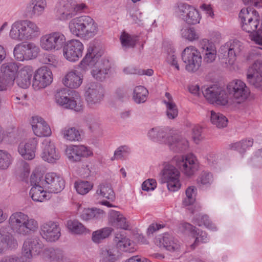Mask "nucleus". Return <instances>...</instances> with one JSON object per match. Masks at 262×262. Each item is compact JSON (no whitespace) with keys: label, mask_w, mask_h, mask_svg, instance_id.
Here are the masks:
<instances>
[{"label":"nucleus","mask_w":262,"mask_h":262,"mask_svg":"<svg viewBox=\"0 0 262 262\" xmlns=\"http://www.w3.org/2000/svg\"><path fill=\"white\" fill-rule=\"evenodd\" d=\"M194 224L199 226L204 225L207 228L212 230L216 229V227L210 222L208 216L207 215H199L195 217L194 220Z\"/></svg>","instance_id":"5fc2aeb1"},{"label":"nucleus","mask_w":262,"mask_h":262,"mask_svg":"<svg viewBox=\"0 0 262 262\" xmlns=\"http://www.w3.org/2000/svg\"><path fill=\"white\" fill-rule=\"evenodd\" d=\"M253 141L252 139L242 140L231 145V148L238 151L240 153H244L247 148L251 147Z\"/></svg>","instance_id":"603ef678"},{"label":"nucleus","mask_w":262,"mask_h":262,"mask_svg":"<svg viewBox=\"0 0 262 262\" xmlns=\"http://www.w3.org/2000/svg\"><path fill=\"white\" fill-rule=\"evenodd\" d=\"M165 105L166 107V115L168 118L173 119L176 118L178 115V109L176 103L170 104L167 103Z\"/></svg>","instance_id":"e2e57ef3"},{"label":"nucleus","mask_w":262,"mask_h":262,"mask_svg":"<svg viewBox=\"0 0 262 262\" xmlns=\"http://www.w3.org/2000/svg\"><path fill=\"white\" fill-rule=\"evenodd\" d=\"M37 139H30L25 144L21 143L18 147V151L21 156L26 160H32L35 156Z\"/></svg>","instance_id":"393cba45"},{"label":"nucleus","mask_w":262,"mask_h":262,"mask_svg":"<svg viewBox=\"0 0 262 262\" xmlns=\"http://www.w3.org/2000/svg\"><path fill=\"white\" fill-rule=\"evenodd\" d=\"M45 179H43L42 173L38 171L35 170L33 172L30 178V183L33 186L38 185H44Z\"/></svg>","instance_id":"4d7b16f0"},{"label":"nucleus","mask_w":262,"mask_h":262,"mask_svg":"<svg viewBox=\"0 0 262 262\" xmlns=\"http://www.w3.org/2000/svg\"><path fill=\"white\" fill-rule=\"evenodd\" d=\"M45 254L51 261L61 262L66 259L63 251L58 248H47Z\"/></svg>","instance_id":"58836bf2"},{"label":"nucleus","mask_w":262,"mask_h":262,"mask_svg":"<svg viewBox=\"0 0 262 262\" xmlns=\"http://www.w3.org/2000/svg\"><path fill=\"white\" fill-rule=\"evenodd\" d=\"M63 52L68 60L75 62L82 56V43L79 40L72 39L64 46Z\"/></svg>","instance_id":"a211bd4d"},{"label":"nucleus","mask_w":262,"mask_h":262,"mask_svg":"<svg viewBox=\"0 0 262 262\" xmlns=\"http://www.w3.org/2000/svg\"><path fill=\"white\" fill-rule=\"evenodd\" d=\"M82 60L74 69L68 73L62 79V83L70 89H77L82 83L80 75L82 72Z\"/></svg>","instance_id":"6ab92c4d"},{"label":"nucleus","mask_w":262,"mask_h":262,"mask_svg":"<svg viewBox=\"0 0 262 262\" xmlns=\"http://www.w3.org/2000/svg\"><path fill=\"white\" fill-rule=\"evenodd\" d=\"M213 182V175L209 172L203 171L197 179L198 184L206 187H209Z\"/></svg>","instance_id":"3c124183"},{"label":"nucleus","mask_w":262,"mask_h":262,"mask_svg":"<svg viewBox=\"0 0 262 262\" xmlns=\"http://www.w3.org/2000/svg\"><path fill=\"white\" fill-rule=\"evenodd\" d=\"M96 194L105 198L112 201L115 198V193L110 184L102 183L100 184L96 191Z\"/></svg>","instance_id":"ea45409f"},{"label":"nucleus","mask_w":262,"mask_h":262,"mask_svg":"<svg viewBox=\"0 0 262 262\" xmlns=\"http://www.w3.org/2000/svg\"><path fill=\"white\" fill-rule=\"evenodd\" d=\"M13 232L20 236H27L35 232L38 228L37 221L22 212L12 213L8 220Z\"/></svg>","instance_id":"7ed1b4c3"},{"label":"nucleus","mask_w":262,"mask_h":262,"mask_svg":"<svg viewBox=\"0 0 262 262\" xmlns=\"http://www.w3.org/2000/svg\"><path fill=\"white\" fill-rule=\"evenodd\" d=\"M82 12V4L76 0H60L57 7L56 16L60 20L70 19Z\"/></svg>","instance_id":"20e7f679"},{"label":"nucleus","mask_w":262,"mask_h":262,"mask_svg":"<svg viewBox=\"0 0 262 262\" xmlns=\"http://www.w3.org/2000/svg\"><path fill=\"white\" fill-rule=\"evenodd\" d=\"M69 92V90L66 88L57 90L55 94V102L65 108L80 112L81 110V105H77L76 101L72 97H70Z\"/></svg>","instance_id":"ddd939ff"},{"label":"nucleus","mask_w":262,"mask_h":262,"mask_svg":"<svg viewBox=\"0 0 262 262\" xmlns=\"http://www.w3.org/2000/svg\"><path fill=\"white\" fill-rule=\"evenodd\" d=\"M169 142L166 143L171 150L174 152H182L188 147L187 140L181 136L174 135L170 136L168 138Z\"/></svg>","instance_id":"7c9ffc66"},{"label":"nucleus","mask_w":262,"mask_h":262,"mask_svg":"<svg viewBox=\"0 0 262 262\" xmlns=\"http://www.w3.org/2000/svg\"><path fill=\"white\" fill-rule=\"evenodd\" d=\"M120 253L115 246L108 247L101 250L100 261L101 262H116L119 258Z\"/></svg>","instance_id":"f704fd0d"},{"label":"nucleus","mask_w":262,"mask_h":262,"mask_svg":"<svg viewBox=\"0 0 262 262\" xmlns=\"http://www.w3.org/2000/svg\"><path fill=\"white\" fill-rule=\"evenodd\" d=\"M162 183H166L168 189L172 192L178 191L181 187L180 173L173 165L166 164L162 171Z\"/></svg>","instance_id":"423d86ee"},{"label":"nucleus","mask_w":262,"mask_h":262,"mask_svg":"<svg viewBox=\"0 0 262 262\" xmlns=\"http://www.w3.org/2000/svg\"><path fill=\"white\" fill-rule=\"evenodd\" d=\"M86 126L89 131L97 136H101L102 130L100 123L94 118H88L85 120Z\"/></svg>","instance_id":"a18cd8bd"},{"label":"nucleus","mask_w":262,"mask_h":262,"mask_svg":"<svg viewBox=\"0 0 262 262\" xmlns=\"http://www.w3.org/2000/svg\"><path fill=\"white\" fill-rule=\"evenodd\" d=\"M202 128L199 125H195L192 128V137L195 143L198 144L202 139Z\"/></svg>","instance_id":"774afa93"},{"label":"nucleus","mask_w":262,"mask_h":262,"mask_svg":"<svg viewBox=\"0 0 262 262\" xmlns=\"http://www.w3.org/2000/svg\"><path fill=\"white\" fill-rule=\"evenodd\" d=\"M200 47L204 55V62L212 63L216 57V50L214 45L207 39H203L200 42Z\"/></svg>","instance_id":"bb28decb"},{"label":"nucleus","mask_w":262,"mask_h":262,"mask_svg":"<svg viewBox=\"0 0 262 262\" xmlns=\"http://www.w3.org/2000/svg\"><path fill=\"white\" fill-rule=\"evenodd\" d=\"M46 6V0H32L29 6L31 15L32 16L41 15L43 12Z\"/></svg>","instance_id":"79ce46f5"},{"label":"nucleus","mask_w":262,"mask_h":262,"mask_svg":"<svg viewBox=\"0 0 262 262\" xmlns=\"http://www.w3.org/2000/svg\"><path fill=\"white\" fill-rule=\"evenodd\" d=\"M248 82L255 89L262 91V61H255L247 73Z\"/></svg>","instance_id":"4468645a"},{"label":"nucleus","mask_w":262,"mask_h":262,"mask_svg":"<svg viewBox=\"0 0 262 262\" xmlns=\"http://www.w3.org/2000/svg\"><path fill=\"white\" fill-rule=\"evenodd\" d=\"M109 223L116 228L126 230L128 227V224L126 218L120 212L114 210L110 211L108 217Z\"/></svg>","instance_id":"2f4dec72"},{"label":"nucleus","mask_w":262,"mask_h":262,"mask_svg":"<svg viewBox=\"0 0 262 262\" xmlns=\"http://www.w3.org/2000/svg\"><path fill=\"white\" fill-rule=\"evenodd\" d=\"M155 244L159 247L165 248L170 252H178L180 245L179 242L170 234L165 233L156 237Z\"/></svg>","instance_id":"412c9836"},{"label":"nucleus","mask_w":262,"mask_h":262,"mask_svg":"<svg viewBox=\"0 0 262 262\" xmlns=\"http://www.w3.org/2000/svg\"><path fill=\"white\" fill-rule=\"evenodd\" d=\"M182 226L186 230L192 232L195 237L194 242L191 245L192 249H194L200 243H206L208 242L209 238L205 231L196 229V227L187 223L183 224Z\"/></svg>","instance_id":"c85d7f7f"},{"label":"nucleus","mask_w":262,"mask_h":262,"mask_svg":"<svg viewBox=\"0 0 262 262\" xmlns=\"http://www.w3.org/2000/svg\"><path fill=\"white\" fill-rule=\"evenodd\" d=\"M104 90L100 84L92 82L85 87V99L89 105L100 103L103 99Z\"/></svg>","instance_id":"f8f14e48"},{"label":"nucleus","mask_w":262,"mask_h":262,"mask_svg":"<svg viewBox=\"0 0 262 262\" xmlns=\"http://www.w3.org/2000/svg\"><path fill=\"white\" fill-rule=\"evenodd\" d=\"M47 190L43 185L33 186L30 191V195L35 202H42L49 199Z\"/></svg>","instance_id":"4c0bfd02"},{"label":"nucleus","mask_w":262,"mask_h":262,"mask_svg":"<svg viewBox=\"0 0 262 262\" xmlns=\"http://www.w3.org/2000/svg\"><path fill=\"white\" fill-rule=\"evenodd\" d=\"M61 133L63 138L69 141H79L81 139L79 131L75 127H65Z\"/></svg>","instance_id":"8fccbe9b"},{"label":"nucleus","mask_w":262,"mask_h":262,"mask_svg":"<svg viewBox=\"0 0 262 262\" xmlns=\"http://www.w3.org/2000/svg\"><path fill=\"white\" fill-rule=\"evenodd\" d=\"M244 48L243 43L238 40H233L221 47L220 52L225 58H228V63L232 65Z\"/></svg>","instance_id":"1a4fd4ad"},{"label":"nucleus","mask_w":262,"mask_h":262,"mask_svg":"<svg viewBox=\"0 0 262 262\" xmlns=\"http://www.w3.org/2000/svg\"><path fill=\"white\" fill-rule=\"evenodd\" d=\"M66 152L69 159L75 162L81 161L82 158L81 146L74 145L70 147L67 149Z\"/></svg>","instance_id":"09e8293b"},{"label":"nucleus","mask_w":262,"mask_h":262,"mask_svg":"<svg viewBox=\"0 0 262 262\" xmlns=\"http://www.w3.org/2000/svg\"><path fill=\"white\" fill-rule=\"evenodd\" d=\"M220 90V86H218L216 85H213L210 87L206 88L202 91V93L206 100L210 103L213 104V101L217 100L216 99V97H215V96L217 94H222V97L223 96L222 91Z\"/></svg>","instance_id":"a19ab883"},{"label":"nucleus","mask_w":262,"mask_h":262,"mask_svg":"<svg viewBox=\"0 0 262 262\" xmlns=\"http://www.w3.org/2000/svg\"><path fill=\"white\" fill-rule=\"evenodd\" d=\"M220 90L222 91V93H223V96L222 97V94H217L215 96V97H216V99L217 100L213 101V104L215 103L218 105H225L228 102V95L226 92L221 87H220Z\"/></svg>","instance_id":"0e129e2a"},{"label":"nucleus","mask_w":262,"mask_h":262,"mask_svg":"<svg viewBox=\"0 0 262 262\" xmlns=\"http://www.w3.org/2000/svg\"><path fill=\"white\" fill-rule=\"evenodd\" d=\"M67 227L73 234H79L82 231L81 224L77 220H70L67 221Z\"/></svg>","instance_id":"13d9d810"},{"label":"nucleus","mask_w":262,"mask_h":262,"mask_svg":"<svg viewBox=\"0 0 262 262\" xmlns=\"http://www.w3.org/2000/svg\"><path fill=\"white\" fill-rule=\"evenodd\" d=\"M45 181L43 186L49 192L58 193L64 187V181L62 178L54 172L46 174Z\"/></svg>","instance_id":"aec40b11"},{"label":"nucleus","mask_w":262,"mask_h":262,"mask_svg":"<svg viewBox=\"0 0 262 262\" xmlns=\"http://www.w3.org/2000/svg\"><path fill=\"white\" fill-rule=\"evenodd\" d=\"M227 89L237 103L246 100L249 97L250 92L244 82L239 79L233 80L227 85Z\"/></svg>","instance_id":"6e6552de"},{"label":"nucleus","mask_w":262,"mask_h":262,"mask_svg":"<svg viewBox=\"0 0 262 262\" xmlns=\"http://www.w3.org/2000/svg\"><path fill=\"white\" fill-rule=\"evenodd\" d=\"M100 210L94 208H84L83 209V220L89 221L100 216Z\"/></svg>","instance_id":"bf43d9fd"},{"label":"nucleus","mask_w":262,"mask_h":262,"mask_svg":"<svg viewBox=\"0 0 262 262\" xmlns=\"http://www.w3.org/2000/svg\"><path fill=\"white\" fill-rule=\"evenodd\" d=\"M60 228L57 223L49 221L43 223L40 227V234L47 241H57L61 236Z\"/></svg>","instance_id":"f3484780"},{"label":"nucleus","mask_w":262,"mask_h":262,"mask_svg":"<svg viewBox=\"0 0 262 262\" xmlns=\"http://www.w3.org/2000/svg\"><path fill=\"white\" fill-rule=\"evenodd\" d=\"M0 262H29V259H26L23 255L22 256H18L12 255L3 257Z\"/></svg>","instance_id":"69168bd1"},{"label":"nucleus","mask_w":262,"mask_h":262,"mask_svg":"<svg viewBox=\"0 0 262 262\" xmlns=\"http://www.w3.org/2000/svg\"><path fill=\"white\" fill-rule=\"evenodd\" d=\"M43 247L42 242L37 237L31 238L25 241L23 248V255L30 262L33 256L40 253Z\"/></svg>","instance_id":"dca6fc26"},{"label":"nucleus","mask_w":262,"mask_h":262,"mask_svg":"<svg viewBox=\"0 0 262 262\" xmlns=\"http://www.w3.org/2000/svg\"><path fill=\"white\" fill-rule=\"evenodd\" d=\"M182 36L185 38L193 41L199 38V35L193 28L183 29L181 30Z\"/></svg>","instance_id":"052dcab7"},{"label":"nucleus","mask_w":262,"mask_h":262,"mask_svg":"<svg viewBox=\"0 0 262 262\" xmlns=\"http://www.w3.org/2000/svg\"><path fill=\"white\" fill-rule=\"evenodd\" d=\"M18 69L19 66L16 62L5 63L1 66L0 74L3 76L4 78L9 80L14 84Z\"/></svg>","instance_id":"c756f323"},{"label":"nucleus","mask_w":262,"mask_h":262,"mask_svg":"<svg viewBox=\"0 0 262 262\" xmlns=\"http://www.w3.org/2000/svg\"><path fill=\"white\" fill-rule=\"evenodd\" d=\"M42 159L49 163H55L60 158L59 152L56 150L55 146L50 139H45L42 142Z\"/></svg>","instance_id":"4be33fe9"},{"label":"nucleus","mask_w":262,"mask_h":262,"mask_svg":"<svg viewBox=\"0 0 262 262\" xmlns=\"http://www.w3.org/2000/svg\"><path fill=\"white\" fill-rule=\"evenodd\" d=\"M9 35L12 39L17 41L26 40L22 20L15 21L12 24Z\"/></svg>","instance_id":"e433bc0d"},{"label":"nucleus","mask_w":262,"mask_h":262,"mask_svg":"<svg viewBox=\"0 0 262 262\" xmlns=\"http://www.w3.org/2000/svg\"><path fill=\"white\" fill-rule=\"evenodd\" d=\"M97 45L95 41L90 43L87 53L83 58V70L84 65L92 68L91 71L92 77L97 81H103L108 77L111 64L107 59L99 60L101 54Z\"/></svg>","instance_id":"f257e3e1"},{"label":"nucleus","mask_w":262,"mask_h":262,"mask_svg":"<svg viewBox=\"0 0 262 262\" xmlns=\"http://www.w3.org/2000/svg\"><path fill=\"white\" fill-rule=\"evenodd\" d=\"M120 39L123 47L133 48L136 45L135 40L127 33L123 32Z\"/></svg>","instance_id":"680f3d73"},{"label":"nucleus","mask_w":262,"mask_h":262,"mask_svg":"<svg viewBox=\"0 0 262 262\" xmlns=\"http://www.w3.org/2000/svg\"><path fill=\"white\" fill-rule=\"evenodd\" d=\"M197 189L195 186H189L185 191L186 198L183 200L182 205L184 207L191 206L195 201V195Z\"/></svg>","instance_id":"de8ad7c7"},{"label":"nucleus","mask_w":262,"mask_h":262,"mask_svg":"<svg viewBox=\"0 0 262 262\" xmlns=\"http://www.w3.org/2000/svg\"><path fill=\"white\" fill-rule=\"evenodd\" d=\"M239 17L242 24V28L246 32L252 34L251 38L256 43L262 46V30L259 25V16L252 8L248 7L241 10Z\"/></svg>","instance_id":"f03ea898"},{"label":"nucleus","mask_w":262,"mask_h":262,"mask_svg":"<svg viewBox=\"0 0 262 262\" xmlns=\"http://www.w3.org/2000/svg\"><path fill=\"white\" fill-rule=\"evenodd\" d=\"M39 48L33 43H19L15 47L13 54L16 59L23 61L36 57Z\"/></svg>","instance_id":"9d476101"},{"label":"nucleus","mask_w":262,"mask_h":262,"mask_svg":"<svg viewBox=\"0 0 262 262\" xmlns=\"http://www.w3.org/2000/svg\"><path fill=\"white\" fill-rule=\"evenodd\" d=\"M130 152V148L127 145L119 146L115 151V155H117L119 159L123 160L125 156Z\"/></svg>","instance_id":"338daca9"},{"label":"nucleus","mask_w":262,"mask_h":262,"mask_svg":"<svg viewBox=\"0 0 262 262\" xmlns=\"http://www.w3.org/2000/svg\"><path fill=\"white\" fill-rule=\"evenodd\" d=\"M170 135L162 128L154 127L150 129L148 133V137L154 141L166 144L169 142Z\"/></svg>","instance_id":"72a5a7b5"},{"label":"nucleus","mask_w":262,"mask_h":262,"mask_svg":"<svg viewBox=\"0 0 262 262\" xmlns=\"http://www.w3.org/2000/svg\"><path fill=\"white\" fill-rule=\"evenodd\" d=\"M22 22L26 40L32 39L40 35V29L35 23L28 20H22Z\"/></svg>","instance_id":"473e14b6"},{"label":"nucleus","mask_w":262,"mask_h":262,"mask_svg":"<svg viewBox=\"0 0 262 262\" xmlns=\"http://www.w3.org/2000/svg\"><path fill=\"white\" fill-rule=\"evenodd\" d=\"M11 162V156L7 151L0 150V169H7Z\"/></svg>","instance_id":"6e6d98bb"},{"label":"nucleus","mask_w":262,"mask_h":262,"mask_svg":"<svg viewBox=\"0 0 262 262\" xmlns=\"http://www.w3.org/2000/svg\"><path fill=\"white\" fill-rule=\"evenodd\" d=\"M31 124L34 134L38 137H48L51 135V130L47 123L40 117H32Z\"/></svg>","instance_id":"5701e85b"},{"label":"nucleus","mask_w":262,"mask_h":262,"mask_svg":"<svg viewBox=\"0 0 262 262\" xmlns=\"http://www.w3.org/2000/svg\"><path fill=\"white\" fill-rule=\"evenodd\" d=\"M148 94V90L143 86H136L133 92V99L137 103L145 102Z\"/></svg>","instance_id":"37998d69"},{"label":"nucleus","mask_w":262,"mask_h":262,"mask_svg":"<svg viewBox=\"0 0 262 262\" xmlns=\"http://www.w3.org/2000/svg\"><path fill=\"white\" fill-rule=\"evenodd\" d=\"M182 59L185 63L186 70L190 73L197 71L202 63L200 52L194 47L186 48L182 53Z\"/></svg>","instance_id":"39448f33"},{"label":"nucleus","mask_w":262,"mask_h":262,"mask_svg":"<svg viewBox=\"0 0 262 262\" xmlns=\"http://www.w3.org/2000/svg\"><path fill=\"white\" fill-rule=\"evenodd\" d=\"M52 73L47 67L38 69L35 73L33 79V87L36 90L45 88L52 82Z\"/></svg>","instance_id":"2eb2a0df"},{"label":"nucleus","mask_w":262,"mask_h":262,"mask_svg":"<svg viewBox=\"0 0 262 262\" xmlns=\"http://www.w3.org/2000/svg\"><path fill=\"white\" fill-rule=\"evenodd\" d=\"M210 121L211 123L218 128H223L227 126V118L221 113H216L214 111H211Z\"/></svg>","instance_id":"c03bdc74"},{"label":"nucleus","mask_w":262,"mask_h":262,"mask_svg":"<svg viewBox=\"0 0 262 262\" xmlns=\"http://www.w3.org/2000/svg\"><path fill=\"white\" fill-rule=\"evenodd\" d=\"M65 41L64 35L56 32L42 36L40 39V45L44 50L55 51L60 49Z\"/></svg>","instance_id":"0eeeda50"},{"label":"nucleus","mask_w":262,"mask_h":262,"mask_svg":"<svg viewBox=\"0 0 262 262\" xmlns=\"http://www.w3.org/2000/svg\"><path fill=\"white\" fill-rule=\"evenodd\" d=\"M176 160L177 166L186 176L190 177L193 175L199 169L197 160L192 154L183 156Z\"/></svg>","instance_id":"9b49d317"},{"label":"nucleus","mask_w":262,"mask_h":262,"mask_svg":"<svg viewBox=\"0 0 262 262\" xmlns=\"http://www.w3.org/2000/svg\"><path fill=\"white\" fill-rule=\"evenodd\" d=\"M16 82L17 85L23 89L28 88L31 82V79L33 73L32 67L26 66L20 68L17 72Z\"/></svg>","instance_id":"a878e982"},{"label":"nucleus","mask_w":262,"mask_h":262,"mask_svg":"<svg viewBox=\"0 0 262 262\" xmlns=\"http://www.w3.org/2000/svg\"><path fill=\"white\" fill-rule=\"evenodd\" d=\"M114 241L116 245V247L117 249H119L122 251L132 252L133 251L132 249V243L130 240L126 237L124 234L121 233H116L114 239Z\"/></svg>","instance_id":"c9c22d12"},{"label":"nucleus","mask_w":262,"mask_h":262,"mask_svg":"<svg viewBox=\"0 0 262 262\" xmlns=\"http://www.w3.org/2000/svg\"><path fill=\"white\" fill-rule=\"evenodd\" d=\"M98 31L97 24L89 16H83V39H89L96 35Z\"/></svg>","instance_id":"cd10ccee"},{"label":"nucleus","mask_w":262,"mask_h":262,"mask_svg":"<svg viewBox=\"0 0 262 262\" xmlns=\"http://www.w3.org/2000/svg\"><path fill=\"white\" fill-rule=\"evenodd\" d=\"M0 240L3 245L0 247V253L3 252L5 248L13 249L17 247V242L10 232V228L8 226H3L0 228Z\"/></svg>","instance_id":"b1692460"},{"label":"nucleus","mask_w":262,"mask_h":262,"mask_svg":"<svg viewBox=\"0 0 262 262\" xmlns=\"http://www.w3.org/2000/svg\"><path fill=\"white\" fill-rule=\"evenodd\" d=\"M185 18H183L187 23L191 25H194L199 23L201 19L198 11L193 7L190 8V11L187 13Z\"/></svg>","instance_id":"864d4df0"},{"label":"nucleus","mask_w":262,"mask_h":262,"mask_svg":"<svg viewBox=\"0 0 262 262\" xmlns=\"http://www.w3.org/2000/svg\"><path fill=\"white\" fill-rule=\"evenodd\" d=\"M69 28L74 35L80 37L82 35V16L72 19L70 21Z\"/></svg>","instance_id":"49530a36"}]
</instances>
